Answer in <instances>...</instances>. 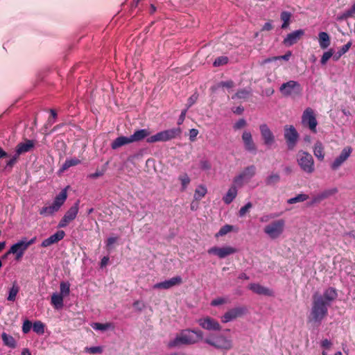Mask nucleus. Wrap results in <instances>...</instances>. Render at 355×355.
<instances>
[{"label": "nucleus", "instance_id": "1", "mask_svg": "<svg viewBox=\"0 0 355 355\" xmlns=\"http://www.w3.org/2000/svg\"><path fill=\"white\" fill-rule=\"evenodd\" d=\"M203 339V332L201 330L186 329L178 334L173 340L168 343L170 348L181 345H190L198 343Z\"/></svg>", "mask_w": 355, "mask_h": 355}, {"label": "nucleus", "instance_id": "2", "mask_svg": "<svg viewBox=\"0 0 355 355\" xmlns=\"http://www.w3.org/2000/svg\"><path fill=\"white\" fill-rule=\"evenodd\" d=\"M328 313V306L321 295L317 294L313 295V302L308 318V322L320 324L327 317Z\"/></svg>", "mask_w": 355, "mask_h": 355}, {"label": "nucleus", "instance_id": "3", "mask_svg": "<svg viewBox=\"0 0 355 355\" xmlns=\"http://www.w3.org/2000/svg\"><path fill=\"white\" fill-rule=\"evenodd\" d=\"M204 342L214 349L222 352H228L234 347L232 339L223 334H209L204 339Z\"/></svg>", "mask_w": 355, "mask_h": 355}, {"label": "nucleus", "instance_id": "4", "mask_svg": "<svg viewBox=\"0 0 355 355\" xmlns=\"http://www.w3.org/2000/svg\"><path fill=\"white\" fill-rule=\"evenodd\" d=\"M68 188L69 187H67L62 189L58 196H55L52 205L44 207L40 209L39 211L40 214L46 216L53 215L54 213L57 212L67 198Z\"/></svg>", "mask_w": 355, "mask_h": 355}, {"label": "nucleus", "instance_id": "5", "mask_svg": "<svg viewBox=\"0 0 355 355\" xmlns=\"http://www.w3.org/2000/svg\"><path fill=\"white\" fill-rule=\"evenodd\" d=\"M285 225L284 219L275 220L263 227V232L270 239L275 240L280 238L284 234Z\"/></svg>", "mask_w": 355, "mask_h": 355}, {"label": "nucleus", "instance_id": "6", "mask_svg": "<svg viewBox=\"0 0 355 355\" xmlns=\"http://www.w3.org/2000/svg\"><path fill=\"white\" fill-rule=\"evenodd\" d=\"M297 162L301 170L307 174H311L315 171V163L312 155L303 150L297 154Z\"/></svg>", "mask_w": 355, "mask_h": 355}, {"label": "nucleus", "instance_id": "7", "mask_svg": "<svg viewBox=\"0 0 355 355\" xmlns=\"http://www.w3.org/2000/svg\"><path fill=\"white\" fill-rule=\"evenodd\" d=\"M182 133L180 128H174L168 130H165L157 132V134L150 136L146 139L148 143L152 144L158 141H167L180 137Z\"/></svg>", "mask_w": 355, "mask_h": 355}, {"label": "nucleus", "instance_id": "8", "mask_svg": "<svg viewBox=\"0 0 355 355\" xmlns=\"http://www.w3.org/2000/svg\"><path fill=\"white\" fill-rule=\"evenodd\" d=\"M279 92L285 97H295L301 95L302 87L297 81L288 80L282 84Z\"/></svg>", "mask_w": 355, "mask_h": 355}, {"label": "nucleus", "instance_id": "9", "mask_svg": "<svg viewBox=\"0 0 355 355\" xmlns=\"http://www.w3.org/2000/svg\"><path fill=\"white\" fill-rule=\"evenodd\" d=\"M256 174V167L254 165L245 168L233 180L235 185L242 187L249 182Z\"/></svg>", "mask_w": 355, "mask_h": 355}, {"label": "nucleus", "instance_id": "10", "mask_svg": "<svg viewBox=\"0 0 355 355\" xmlns=\"http://www.w3.org/2000/svg\"><path fill=\"white\" fill-rule=\"evenodd\" d=\"M302 123L304 126L308 127L312 132H317L316 127L318 125V121L316 119L315 114L312 108L307 107L303 112L302 116Z\"/></svg>", "mask_w": 355, "mask_h": 355}, {"label": "nucleus", "instance_id": "11", "mask_svg": "<svg viewBox=\"0 0 355 355\" xmlns=\"http://www.w3.org/2000/svg\"><path fill=\"white\" fill-rule=\"evenodd\" d=\"M247 313L245 306H239L227 310L220 318L223 323H228L239 318H241Z\"/></svg>", "mask_w": 355, "mask_h": 355}, {"label": "nucleus", "instance_id": "12", "mask_svg": "<svg viewBox=\"0 0 355 355\" xmlns=\"http://www.w3.org/2000/svg\"><path fill=\"white\" fill-rule=\"evenodd\" d=\"M79 200H77L64 214V216L60 220L58 227L63 228L67 227L77 216L79 211Z\"/></svg>", "mask_w": 355, "mask_h": 355}, {"label": "nucleus", "instance_id": "13", "mask_svg": "<svg viewBox=\"0 0 355 355\" xmlns=\"http://www.w3.org/2000/svg\"><path fill=\"white\" fill-rule=\"evenodd\" d=\"M351 146H345L342 151L330 164V168L333 171L338 170L351 156L352 153Z\"/></svg>", "mask_w": 355, "mask_h": 355}, {"label": "nucleus", "instance_id": "14", "mask_svg": "<svg viewBox=\"0 0 355 355\" xmlns=\"http://www.w3.org/2000/svg\"><path fill=\"white\" fill-rule=\"evenodd\" d=\"M197 322L203 329L207 331H220L221 329L220 323L210 316L200 318L197 320Z\"/></svg>", "mask_w": 355, "mask_h": 355}, {"label": "nucleus", "instance_id": "15", "mask_svg": "<svg viewBox=\"0 0 355 355\" xmlns=\"http://www.w3.org/2000/svg\"><path fill=\"white\" fill-rule=\"evenodd\" d=\"M207 252L209 254L216 255L220 259H224L237 252V249L230 245L223 247H212L208 250Z\"/></svg>", "mask_w": 355, "mask_h": 355}, {"label": "nucleus", "instance_id": "16", "mask_svg": "<svg viewBox=\"0 0 355 355\" xmlns=\"http://www.w3.org/2000/svg\"><path fill=\"white\" fill-rule=\"evenodd\" d=\"M284 138L288 148L293 149L299 138V135L294 126L286 125L284 127Z\"/></svg>", "mask_w": 355, "mask_h": 355}, {"label": "nucleus", "instance_id": "17", "mask_svg": "<svg viewBox=\"0 0 355 355\" xmlns=\"http://www.w3.org/2000/svg\"><path fill=\"white\" fill-rule=\"evenodd\" d=\"M28 248L26 237H24L10 247L8 253L15 254L16 260H20Z\"/></svg>", "mask_w": 355, "mask_h": 355}, {"label": "nucleus", "instance_id": "18", "mask_svg": "<svg viewBox=\"0 0 355 355\" xmlns=\"http://www.w3.org/2000/svg\"><path fill=\"white\" fill-rule=\"evenodd\" d=\"M259 130L264 144L268 146L272 145L275 141V138L269 127L263 123L260 125Z\"/></svg>", "mask_w": 355, "mask_h": 355}, {"label": "nucleus", "instance_id": "19", "mask_svg": "<svg viewBox=\"0 0 355 355\" xmlns=\"http://www.w3.org/2000/svg\"><path fill=\"white\" fill-rule=\"evenodd\" d=\"M182 282V279L180 276L173 277L170 279L165 280L162 282L157 283L153 285L154 289H169L175 286L179 285Z\"/></svg>", "mask_w": 355, "mask_h": 355}, {"label": "nucleus", "instance_id": "20", "mask_svg": "<svg viewBox=\"0 0 355 355\" xmlns=\"http://www.w3.org/2000/svg\"><path fill=\"white\" fill-rule=\"evenodd\" d=\"M241 139L244 145L245 149L250 153H255L257 151V146L254 144L252 134L248 130H245L241 136Z\"/></svg>", "mask_w": 355, "mask_h": 355}, {"label": "nucleus", "instance_id": "21", "mask_svg": "<svg viewBox=\"0 0 355 355\" xmlns=\"http://www.w3.org/2000/svg\"><path fill=\"white\" fill-rule=\"evenodd\" d=\"M65 236V233L62 230H59L56 232L53 235L50 236L49 238L43 240L41 243V246L42 248H47L51 245L57 243L60 241H61Z\"/></svg>", "mask_w": 355, "mask_h": 355}, {"label": "nucleus", "instance_id": "22", "mask_svg": "<svg viewBox=\"0 0 355 355\" xmlns=\"http://www.w3.org/2000/svg\"><path fill=\"white\" fill-rule=\"evenodd\" d=\"M304 35V31L302 29L296 30L287 35L284 40V44L290 46L295 44L302 36Z\"/></svg>", "mask_w": 355, "mask_h": 355}, {"label": "nucleus", "instance_id": "23", "mask_svg": "<svg viewBox=\"0 0 355 355\" xmlns=\"http://www.w3.org/2000/svg\"><path fill=\"white\" fill-rule=\"evenodd\" d=\"M249 289L258 295L272 296L273 291L268 288L264 287L259 284H250Z\"/></svg>", "mask_w": 355, "mask_h": 355}, {"label": "nucleus", "instance_id": "24", "mask_svg": "<svg viewBox=\"0 0 355 355\" xmlns=\"http://www.w3.org/2000/svg\"><path fill=\"white\" fill-rule=\"evenodd\" d=\"M234 184L232 185L223 197V200L226 205L230 204L237 196L238 190Z\"/></svg>", "mask_w": 355, "mask_h": 355}, {"label": "nucleus", "instance_id": "25", "mask_svg": "<svg viewBox=\"0 0 355 355\" xmlns=\"http://www.w3.org/2000/svg\"><path fill=\"white\" fill-rule=\"evenodd\" d=\"M150 132L148 129H140L136 130L132 135H130V139L132 143L137 142L143 140L144 139L150 137Z\"/></svg>", "mask_w": 355, "mask_h": 355}, {"label": "nucleus", "instance_id": "26", "mask_svg": "<svg viewBox=\"0 0 355 355\" xmlns=\"http://www.w3.org/2000/svg\"><path fill=\"white\" fill-rule=\"evenodd\" d=\"M34 146L32 140H26L24 143H20L17 146L16 153L19 155L22 153L30 151Z\"/></svg>", "mask_w": 355, "mask_h": 355}, {"label": "nucleus", "instance_id": "27", "mask_svg": "<svg viewBox=\"0 0 355 355\" xmlns=\"http://www.w3.org/2000/svg\"><path fill=\"white\" fill-rule=\"evenodd\" d=\"M132 141L130 137H119L115 139L111 144V147L112 149H117L124 145L131 144Z\"/></svg>", "mask_w": 355, "mask_h": 355}, {"label": "nucleus", "instance_id": "28", "mask_svg": "<svg viewBox=\"0 0 355 355\" xmlns=\"http://www.w3.org/2000/svg\"><path fill=\"white\" fill-rule=\"evenodd\" d=\"M336 291L333 288H329L326 289L323 293V295L322 296V299L327 304V306H328L331 302L334 300L336 298Z\"/></svg>", "mask_w": 355, "mask_h": 355}, {"label": "nucleus", "instance_id": "29", "mask_svg": "<svg viewBox=\"0 0 355 355\" xmlns=\"http://www.w3.org/2000/svg\"><path fill=\"white\" fill-rule=\"evenodd\" d=\"M313 154L320 161L324 159V146L320 141H316L313 146Z\"/></svg>", "mask_w": 355, "mask_h": 355}, {"label": "nucleus", "instance_id": "30", "mask_svg": "<svg viewBox=\"0 0 355 355\" xmlns=\"http://www.w3.org/2000/svg\"><path fill=\"white\" fill-rule=\"evenodd\" d=\"M318 42L321 49H327L330 45V37L328 33L326 32L319 33Z\"/></svg>", "mask_w": 355, "mask_h": 355}, {"label": "nucleus", "instance_id": "31", "mask_svg": "<svg viewBox=\"0 0 355 355\" xmlns=\"http://www.w3.org/2000/svg\"><path fill=\"white\" fill-rule=\"evenodd\" d=\"M91 327L96 331H105L109 329H114V327L112 323L106 322V323H99V322H93L91 324Z\"/></svg>", "mask_w": 355, "mask_h": 355}, {"label": "nucleus", "instance_id": "32", "mask_svg": "<svg viewBox=\"0 0 355 355\" xmlns=\"http://www.w3.org/2000/svg\"><path fill=\"white\" fill-rule=\"evenodd\" d=\"M207 193V189L204 184L198 185L194 191L193 198L196 200H200Z\"/></svg>", "mask_w": 355, "mask_h": 355}, {"label": "nucleus", "instance_id": "33", "mask_svg": "<svg viewBox=\"0 0 355 355\" xmlns=\"http://www.w3.org/2000/svg\"><path fill=\"white\" fill-rule=\"evenodd\" d=\"M63 296L58 293H53L51 296V304L56 309L63 307Z\"/></svg>", "mask_w": 355, "mask_h": 355}, {"label": "nucleus", "instance_id": "34", "mask_svg": "<svg viewBox=\"0 0 355 355\" xmlns=\"http://www.w3.org/2000/svg\"><path fill=\"white\" fill-rule=\"evenodd\" d=\"M1 338L5 345L11 348L16 347V341L12 336L3 332L1 334Z\"/></svg>", "mask_w": 355, "mask_h": 355}, {"label": "nucleus", "instance_id": "35", "mask_svg": "<svg viewBox=\"0 0 355 355\" xmlns=\"http://www.w3.org/2000/svg\"><path fill=\"white\" fill-rule=\"evenodd\" d=\"M80 163V159H78L77 158L68 159L62 164V168H61V171H66L69 168H70L71 166H76V165L79 164Z\"/></svg>", "mask_w": 355, "mask_h": 355}, {"label": "nucleus", "instance_id": "36", "mask_svg": "<svg viewBox=\"0 0 355 355\" xmlns=\"http://www.w3.org/2000/svg\"><path fill=\"white\" fill-rule=\"evenodd\" d=\"M279 180V175L278 173H272L266 178L265 182L267 185L272 186L277 184Z\"/></svg>", "mask_w": 355, "mask_h": 355}, {"label": "nucleus", "instance_id": "37", "mask_svg": "<svg viewBox=\"0 0 355 355\" xmlns=\"http://www.w3.org/2000/svg\"><path fill=\"white\" fill-rule=\"evenodd\" d=\"M336 193H338V189L336 187L325 190L320 194L315 200L319 201L325 199L331 196L336 194Z\"/></svg>", "mask_w": 355, "mask_h": 355}, {"label": "nucleus", "instance_id": "38", "mask_svg": "<svg viewBox=\"0 0 355 355\" xmlns=\"http://www.w3.org/2000/svg\"><path fill=\"white\" fill-rule=\"evenodd\" d=\"M309 199V196L304 193H300L294 198H291L287 200L288 204H295L297 202H304Z\"/></svg>", "mask_w": 355, "mask_h": 355}, {"label": "nucleus", "instance_id": "39", "mask_svg": "<svg viewBox=\"0 0 355 355\" xmlns=\"http://www.w3.org/2000/svg\"><path fill=\"white\" fill-rule=\"evenodd\" d=\"M352 46L351 42H348L343 46L337 53L334 56V60H338L343 54L347 53Z\"/></svg>", "mask_w": 355, "mask_h": 355}, {"label": "nucleus", "instance_id": "40", "mask_svg": "<svg viewBox=\"0 0 355 355\" xmlns=\"http://www.w3.org/2000/svg\"><path fill=\"white\" fill-rule=\"evenodd\" d=\"M60 293L63 297L69 295L70 293V284L69 282H62L60 285Z\"/></svg>", "mask_w": 355, "mask_h": 355}, {"label": "nucleus", "instance_id": "41", "mask_svg": "<svg viewBox=\"0 0 355 355\" xmlns=\"http://www.w3.org/2000/svg\"><path fill=\"white\" fill-rule=\"evenodd\" d=\"M234 229V227L233 225H225L224 226H223L220 230L218 231V232L216 234V237H218V236H223L225 234H227V233L233 231Z\"/></svg>", "mask_w": 355, "mask_h": 355}, {"label": "nucleus", "instance_id": "42", "mask_svg": "<svg viewBox=\"0 0 355 355\" xmlns=\"http://www.w3.org/2000/svg\"><path fill=\"white\" fill-rule=\"evenodd\" d=\"M18 292H19V287L16 284H13V286L9 291V294H8V296L7 298L8 300L15 301Z\"/></svg>", "mask_w": 355, "mask_h": 355}, {"label": "nucleus", "instance_id": "43", "mask_svg": "<svg viewBox=\"0 0 355 355\" xmlns=\"http://www.w3.org/2000/svg\"><path fill=\"white\" fill-rule=\"evenodd\" d=\"M291 13L288 12H282L281 14V19L283 21V24L282 25V28H286L288 27L289 24V21L291 19Z\"/></svg>", "mask_w": 355, "mask_h": 355}, {"label": "nucleus", "instance_id": "44", "mask_svg": "<svg viewBox=\"0 0 355 355\" xmlns=\"http://www.w3.org/2000/svg\"><path fill=\"white\" fill-rule=\"evenodd\" d=\"M33 331L38 334H43L44 332V325L40 321H37L33 324Z\"/></svg>", "mask_w": 355, "mask_h": 355}, {"label": "nucleus", "instance_id": "45", "mask_svg": "<svg viewBox=\"0 0 355 355\" xmlns=\"http://www.w3.org/2000/svg\"><path fill=\"white\" fill-rule=\"evenodd\" d=\"M179 180L181 182L183 189H185L191 182L190 178L187 173H184L179 176Z\"/></svg>", "mask_w": 355, "mask_h": 355}, {"label": "nucleus", "instance_id": "46", "mask_svg": "<svg viewBox=\"0 0 355 355\" xmlns=\"http://www.w3.org/2000/svg\"><path fill=\"white\" fill-rule=\"evenodd\" d=\"M85 352L89 354H101L103 352V348L100 346L96 347H87L85 348Z\"/></svg>", "mask_w": 355, "mask_h": 355}, {"label": "nucleus", "instance_id": "47", "mask_svg": "<svg viewBox=\"0 0 355 355\" xmlns=\"http://www.w3.org/2000/svg\"><path fill=\"white\" fill-rule=\"evenodd\" d=\"M334 51L333 49H329V51L324 52L321 58L320 62L322 64H325L327 61L333 56Z\"/></svg>", "mask_w": 355, "mask_h": 355}, {"label": "nucleus", "instance_id": "48", "mask_svg": "<svg viewBox=\"0 0 355 355\" xmlns=\"http://www.w3.org/2000/svg\"><path fill=\"white\" fill-rule=\"evenodd\" d=\"M229 301H228V298L227 297H217V298H215L214 300H213L211 302V306H219V305H221V304H226Z\"/></svg>", "mask_w": 355, "mask_h": 355}, {"label": "nucleus", "instance_id": "49", "mask_svg": "<svg viewBox=\"0 0 355 355\" xmlns=\"http://www.w3.org/2000/svg\"><path fill=\"white\" fill-rule=\"evenodd\" d=\"M228 62V58L226 56H220L217 58L214 62V67H219L223 64H227Z\"/></svg>", "mask_w": 355, "mask_h": 355}, {"label": "nucleus", "instance_id": "50", "mask_svg": "<svg viewBox=\"0 0 355 355\" xmlns=\"http://www.w3.org/2000/svg\"><path fill=\"white\" fill-rule=\"evenodd\" d=\"M252 207V205L251 202H248L245 205L242 207L239 211V216L243 217L246 214V213L249 211Z\"/></svg>", "mask_w": 355, "mask_h": 355}, {"label": "nucleus", "instance_id": "51", "mask_svg": "<svg viewBox=\"0 0 355 355\" xmlns=\"http://www.w3.org/2000/svg\"><path fill=\"white\" fill-rule=\"evenodd\" d=\"M200 168L203 171H209L211 169V164L207 159H202L200 162Z\"/></svg>", "mask_w": 355, "mask_h": 355}, {"label": "nucleus", "instance_id": "52", "mask_svg": "<svg viewBox=\"0 0 355 355\" xmlns=\"http://www.w3.org/2000/svg\"><path fill=\"white\" fill-rule=\"evenodd\" d=\"M246 125V121L243 119H241L234 124L233 128L234 130H240L244 128Z\"/></svg>", "mask_w": 355, "mask_h": 355}, {"label": "nucleus", "instance_id": "53", "mask_svg": "<svg viewBox=\"0 0 355 355\" xmlns=\"http://www.w3.org/2000/svg\"><path fill=\"white\" fill-rule=\"evenodd\" d=\"M355 15V3L343 14V18L352 17Z\"/></svg>", "mask_w": 355, "mask_h": 355}, {"label": "nucleus", "instance_id": "54", "mask_svg": "<svg viewBox=\"0 0 355 355\" xmlns=\"http://www.w3.org/2000/svg\"><path fill=\"white\" fill-rule=\"evenodd\" d=\"M33 327L32 323L29 320H25L23 323L22 331L24 334H27L30 331Z\"/></svg>", "mask_w": 355, "mask_h": 355}, {"label": "nucleus", "instance_id": "55", "mask_svg": "<svg viewBox=\"0 0 355 355\" xmlns=\"http://www.w3.org/2000/svg\"><path fill=\"white\" fill-rule=\"evenodd\" d=\"M248 95V92L243 89L241 90L235 94V95L232 97V98H246Z\"/></svg>", "mask_w": 355, "mask_h": 355}, {"label": "nucleus", "instance_id": "56", "mask_svg": "<svg viewBox=\"0 0 355 355\" xmlns=\"http://www.w3.org/2000/svg\"><path fill=\"white\" fill-rule=\"evenodd\" d=\"M198 99V94H193L192 96H191L187 101V108L190 107L191 105H193Z\"/></svg>", "mask_w": 355, "mask_h": 355}, {"label": "nucleus", "instance_id": "57", "mask_svg": "<svg viewBox=\"0 0 355 355\" xmlns=\"http://www.w3.org/2000/svg\"><path fill=\"white\" fill-rule=\"evenodd\" d=\"M198 135V130L195 128H192L189 130V139L191 141H195L197 135Z\"/></svg>", "mask_w": 355, "mask_h": 355}, {"label": "nucleus", "instance_id": "58", "mask_svg": "<svg viewBox=\"0 0 355 355\" xmlns=\"http://www.w3.org/2000/svg\"><path fill=\"white\" fill-rule=\"evenodd\" d=\"M103 175V171H96L94 173L89 174L88 175V178H91V179H96V178H98L102 176Z\"/></svg>", "mask_w": 355, "mask_h": 355}, {"label": "nucleus", "instance_id": "59", "mask_svg": "<svg viewBox=\"0 0 355 355\" xmlns=\"http://www.w3.org/2000/svg\"><path fill=\"white\" fill-rule=\"evenodd\" d=\"M187 111V109L182 111L181 114L178 119V125H180L183 123V121L185 119V116H186Z\"/></svg>", "mask_w": 355, "mask_h": 355}, {"label": "nucleus", "instance_id": "60", "mask_svg": "<svg viewBox=\"0 0 355 355\" xmlns=\"http://www.w3.org/2000/svg\"><path fill=\"white\" fill-rule=\"evenodd\" d=\"M220 86L225 87L227 88H232L234 86V83L232 80L226 81V82H221L219 84Z\"/></svg>", "mask_w": 355, "mask_h": 355}, {"label": "nucleus", "instance_id": "61", "mask_svg": "<svg viewBox=\"0 0 355 355\" xmlns=\"http://www.w3.org/2000/svg\"><path fill=\"white\" fill-rule=\"evenodd\" d=\"M291 55H292V53H291V51H289L285 55H281V56H277V58H279V60H284L288 61L290 59Z\"/></svg>", "mask_w": 355, "mask_h": 355}, {"label": "nucleus", "instance_id": "62", "mask_svg": "<svg viewBox=\"0 0 355 355\" xmlns=\"http://www.w3.org/2000/svg\"><path fill=\"white\" fill-rule=\"evenodd\" d=\"M331 345V343L328 339H324L321 342V346L324 348H329Z\"/></svg>", "mask_w": 355, "mask_h": 355}, {"label": "nucleus", "instance_id": "63", "mask_svg": "<svg viewBox=\"0 0 355 355\" xmlns=\"http://www.w3.org/2000/svg\"><path fill=\"white\" fill-rule=\"evenodd\" d=\"M272 28V25L270 21L265 23V24L263 26L261 30L262 31H270Z\"/></svg>", "mask_w": 355, "mask_h": 355}, {"label": "nucleus", "instance_id": "64", "mask_svg": "<svg viewBox=\"0 0 355 355\" xmlns=\"http://www.w3.org/2000/svg\"><path fill=\"white\" fill-rule=\"evenodd\" d=\"M116 241H117V238L116 237H110L107 240V246H110L112 244H114V243H116Z\"/></svg>", "mask_w": 355, "mask_h": 355}]
</instances>
